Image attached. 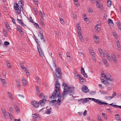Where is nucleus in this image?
<instances>
[{
	"label": "nucleus",
	"instance_id": "20e7f679",
	"mask_svg": "<svg viewBox=\"0 0 121 121\" xmlns=\"http://www.w3.org/2000/svg\"><path fill=\"white\" fill-rule=\"evenodd\" d=\"M24 2L22 1H20L19 2L18 5L20 7V9L19 11H16V13L19 14H20L21 12L23 11V7Z\"/></svg>",
	"mask_w": 121,
	"mask_h": 121
},
{
	"label": "nucleus",
	"instance_id": "4be33fe9",
	"mask_svg": "<svg viewBox=\"0 0 121 121\" xmlns=\"http://www.w3.org/2000/svg\"><path fill=\"white\" fill-rule=\"evenodd\" d=\"M89 51L90 52L92 55L93 56H95V54L93 50L92 49H89Z\"/></svg>",
	"mask_w": 121,
	"mask_h": 121
},
{
	"label": "nucleus",
	"instance_id": "423d86ee",
	"mask_svg": "<svg viewBox=\"0 0 121 121\" xmlns=\"http://www.w3.org/2000/svg\"><path fill=\"white\" fill-rule=\"evenodd\" d=\"M31 103L33 106L35 108H38L39 105V102L35 100L32 101Z\"/></svg>",
	"mask_w": 121,
	"mask_h": 121
},
{
	"label": "nucleus",
	"instance_id": "dca6fc26",
	"mask_svg": "<svg viewBox=\"0 0 121 121\" xmlns=\"http://www.w3.org/2000/svg\"><path fill=\"white\" fill-rule=\"evenodd\" d=\"M81 73L83 75L84 77L86 78L88 77V76L85 73L84 68H81Z\"/></svg>",
	"mask_w": 121,
	"mask_h": 121
},
{
	"label": "nucleus",
	"instance_id": "4c0bfd02",
	"mask_svg": "<svg viewBox=\"0 0 121 121\" xmlns=\"http://www.w3.org/2000/svg\"><path fill=\"white\" fill-rule=\"evenodd\" d=\"M20 66L22 68L24 67L23 64V63L22 62H20Z\"/></svg>",
	"mask_w": 121,
	"mask_h": 121
},
{
	"label": "nucleus",
	"instance_id": "6e6d98bb",
	"mask_svg": "<svg viewBox=\"0 0 121 121\" xmlns=\"http://www.w3.org/2000/svg\"><path fill=\"white\" fill-rule=\"evenodd\" d=\"M117 46L118 48V50H121V45H117Z\"/></svg>",
	"mask_w": 121,
	"mask_h": 121
},
{
	"label": "nucleus",
	"instance_id": "c03bdc74",
	"mask_svg": "<svg viewBox=\"0 0 121 121\" xmlns=\"http://www.w3.org/2000/svg\"><path fill=\"white\" fill-rule=\"evenodd\" d=\"M7 66L9 68H11V66L10 65V63L9 62H7Z\"/></svg>",
	"mask_w": 121,
	"mask_h": 121
},
{
	"label": "nucleus",
	"instance_id": "864d4df0",
	"mask_svg": "<svg viewBox=\"0 0 121 121\" xmlns=\"http://www.w3.org/2000/svg\"><path fill=\"white\" fill-rule=\"evenodd\" d=\"M104 53L106 57L109 56V54L107 52V51H105L104 52Z\"/></svg>",
	"mask_w": 121,
	"mask_h": 121
},
{
	"label": "nucleus",
	"instance_id": "6e6552de",
	"mask_svg": "<svg viewBox=\"0 0 121 121\" xmlns=\"http://www.w3.org/2000/svg\"><path fill=\"white\" fill-rule=\"evenodd\" d=\"M95 29L96 32L97 33L99 32L101 29L100 25L98 24H97L95 26Z\"/></svg>",
	"mask_w": 121,
	"mask_h": 121
},
{
	"label": "nucleus",
	"instance_id": "69168bd1",
	"mask_svg": "<svg viewBox=\"0 0 121 121\" xmlns=\"http://www.w3.org/2000/svg\"><path fill=\"white\" fill-rule=\"evenodd\" d=\"M107 57V59L109 60H111L112 58H111V57L109 56H108Z\"/></svg>",
	"mask_w": 121,
	"mask_h": 121
},
{
	"label": "nucleus",
	"instance_id": "49530a36",
	"mask_svg": "<svg viewBox=\"0 0 121 121\" xmlns=\"http://www.w3.org/2000/svg\"><path fill=\"white\" fill-rule=\"evenodd\" d=\"M80 76V75L79 74L78 75H77L75 74V78L76 79H77L78 78H79Z\"/></svg>",
	"mask_w": 121,
	"mask_h": 121
},
{
	"label": "nucleus",
	"instance_id": "f03ea898",
	"mask_svg": "<svg viewBox=\"0 0 121 121\" xmlns=\"http://www.w3.org/2000/svg\"><path fill=\"white\" fill-rule=\"evenodd\" d=\"M106 80H105L103 78H101V82L102 83L107 86L111 84L110 82H111L113 81V80L111 76L109 74L106 75Z\"/></svg>",
	"mask_w": 121,
	"mask_h": 121
},
{
	"label": "nucleus",
	"instance_id": "0eeeda50",
	"mask_svg": "<svg viewBox=\"0 0 121 121\" xmlns=\"http://www.w3.org/2000/svg\"><path fill=\"white\" fill-rule=\"evenodd\" d=\"M35 40L36 42V43H37V44L38 45L37 47L39 53L40 52H42L43 51L41 49L40 47V42L39 41H38V40L37 39H35Z\"/></svg>",
	"mask_w": 121,
	"mask_h": 121
},
{
	"label": "nucleus",
	"instance_id": "3c124183",
	"mask_svg": "<svg viewBox=\"0 0 121 121\" xmlns=\"http://www.w3.org/2000/svg\"><path fill=\"white\" fill-rule=\"evenodd\" d=\"M97 119L99 121H100V120H102V119L100 118V115H98L97 116Z\"/></svg>",
	"mask_w": 121,
	"mask_h": 121
},
{
	"label": "nucleus",
	"instance_id": "58836bf2",
	"mask_svg": "<svg viewBox=\"0 0 121 121\" xmlns=\"http://www.w3.org/2000/svg\"><path fill=\"white\" fill-rule=\"evenodd\" d=\"M33 25L35 27H37L38 28H39V26L38 24L37 23L35 22Z\"/></svg>",
	"mask_w": 121,
	"mask_h": 121
},
{
	"label": "nucleus",
	"instance_id": "a878e982",
	"mask_svg": "<svg viewBox=\"0 0 121 121\" xmlns=\"http://www.w3.org/2000/svg\"><path fill=\"white\" fill-rule=\"evenodd\" d=\"M79 81L80 82H84L85 81V80L81 76L79 78Z\"/></svg>",
	"mask_w": 121,
	"mask_h": 121
},
{
	"label": "nucleus",
	"instance_id": "680f3d73",
	"mask_svg": "<svg viewBox=\"0 0 121 121\" xmlns=\"http://www.w3.org/2000/svg\"><path fill=\"white\" fill-rule=\"evenodd\" d=\"M1 81L2 82V83H4L6 82L5 79H4L0 78Z\"/></svg>",
	"mask_w": 121,
	"mask_h": 121
},
{
	"label": "nucleus",
	"instance_id": "a19ab883",
	"mask_svg": "<svg viewBox=\"0 0 121 121\" xmlns=\"http://www.w3.org/2000/svg\"><path fill=\"white\" fill-rule=\"evenodd\" d=\"M58 98L59 99H57V103L58 104V105H60V102L61 101V100L59 98Z\"/></svg>",
	"mask_w": 121,
	"mask_h": 121
},
{
	"label": "nucleus",
	"instance_id": "a211bd4d",
	"mask_svg": "<svg viewBox=\"0 0 121 121\" xmlns=\"http://www.w3.org/2000/svg\"><path fill=\"white\" fill-rule=\"evenodd\" d=\"M94 39L95 43H98L100 40L99 39V37L97 36H95L93 37Z\"/></svg>",
	"mask_w": 121,
	"mask_h": 121
},
{
	"label": "nucleus",
	"instance_id": "bb28decb",
	"mask_svg": "<svg viewBox=\"0 0 121 121\" xmlns=\"http://www.w3.org/2000/svg\"><path fill=\"white\" fill-rule=\"evenodd\" d=\"M33 119H36V118L38 117L39 116L36 113H35L33 114H32Z\"/></svg>",
	"mask_w": 121,
	"mask_h": 121
},
{
	"label": "nucleus",
	"instance_id": "37998d69",
	"mask_svg": "<svg viewBox=\"0 0 121 121\" xmlns=\"http://www.w3.org/2000/svg\"><path fill=\"white\" fill-rule=\"evenodd\" d=\"M88 11L89 12H90L91 13H92L93 12V11L92 9V8H89V9H88Z\"/></svg>",
	"mask_w": 121,
	"mask_h": 121
},
{
	"label": "nucleus",
	"instance_id": "5fc2aeb1",
	"mask_svg": "<svg viewBox=\"0 0 121 121\" xmlns=\"http://www.w3.org/2000/svg\"><path fill=\"white\" fill-rule=\"evenodd\" d=\"M19 22L21 24V25L22 26H24V23L22 21V20H19Z\"/></svg>",
	"mask_w": 121,
	"mask_h": 121
},
{
	"label": "nucleus",
	"instance_id": "39448f33",
	"mask_svg": "<svg viewBox=\"0 0 121 121\" xmlns=\"http://www.w3.org/2000/svg\"><path fill=\"white\" fill-rule=\"evenodd\" d=\"M55 74L56 76L58 78L61 77L62 76V73L61 69L60 68L58 67L55 70Z\"/></svg>",
	"mask_w": 121,
	"mask_h": 121
},
{
	"label": "nucleus",
	"instance_id": "412c9836",
	"mask_svg": "<svg viewBox=\"0 0 121 121\" xmlns=\"http://www.w3.org/2000/svg\"><path fill=\"white\" fill-rule=\"evenodd\" d=\"M52 108H50L49 109H47L45 111L46 113L48 114H51V111Z\"/></svg>",
	"mask_w": 121,
	"mask_h": 121
},
{
	"label": "nucleus",
	"instance_id": "5701e85b",
	"mask_svg": "<svg viewBox=\"0 0 121 121\" xmlns=\"http://www.w3.org/2000/svg\"><path fill=\"white\" fill-rule=\"evenodd\" d=\"M14 107L16 112L17 113L19 112L20 111V109L18 106L17 105H15L14 106Z\"/></svg>",
	"mask_w": 121,
	"mask_h": 121
},
{
	"label": "nucleus",
	"instance_id": "603ef678",
	"mask_svg": "<svg viewBox=\"0 0 121 121\" xmlns=\"http://www.w3.org/2000/svg\"><path fill=\"white\" fill-rule=\"evenodd\" d=\"M35 77L36 78V81H37L38 82H39V80L40 78H39L37 76H36Z\"/></svg>",
	"mask_w": 121,
	"mask_h": 121
},
{
	"label": "nucleus",
	"instance_id": "c85d7f7f",
	"mask_svg": "<svg viewBox=\"0 0 121 121\" xmlns=\"http://www.w3.org/2000/svg\"><path fill=\"white\" fill-rule=\"evenodd\" d=\"M112 35L116 39L117 38V35L115 32H114L112 33Z\"/></svg>",
	"mask_w": 121,
	"mask_h": 121
},
{
	"label": "nucleus",
	"instance_id": "cd10ccee",
	"mask_svg": "<svg viewBox=\"0 0 121 121\" xmlns=\"http://www.w3.org/2000/svg\"><path fill=\"white\" fill-rule=\"evenodd\" d=\"M39 53L40 55L42 58H45V57L44 56V54L43 52L42 51L41 52H40Z\"/></svg>",
	"mask_w": 121,
	"mask_h": 121
},
{
	"label": "nucleus",
	"instance_id": "ddd939ff",
	"mask_svg": "<svg viewBox=\"0 0 121 121\" xmlns=\"http://www.w3.org/2000/svg\"><path fill=\"white\" fill-rule=\"evenodd\" d=\"M89 99H92L93 101L96 103L99 104L101 105V103L102 102L99 99H95L93 98H89Z\"/></svg>",
	"mask_w": 121,
	"mask_h": 121
},
{
	"label": "nucleus",
	"instance_id": "de8ad7c7",
	"mask_svg": "<svg viewBox=\"0 0 121 121\" xmlns=\"http://www.w3.org/2000/svg\"><path fill=\"white\" fill-rule=\"evenodd\" d=\"M4 44L5 46H7L9 45V43L8 41H5L4 42Z\"/></svg>",
	"mask_w": 121,
	"mask_h": 121
},
{
	"label": "nucleus",
	"instance_id": "e2e57ef3",
	"mask_svg": "<svg viewBox=\"0 0 121 121\" xmlns=\"http://www.w3.org/2000/svg\"><path fill=\"white\" fill-rule=\"evenodd\" d=\"M9 116L10 118L11 119H12L13 117V116L12 115L11 113H9Z\"/></svg>",
	"mask_w": 121,
	"mask_h": 121
},
{
	"label": "nucleus",
	"instance_id": "7c9ffc66",
	"mask_svg": "<svg viewBox=\"0 0 121 121\" xmlns=\"http://www.w3.org/2000/svg\"><path fill=\"white\" fill-rule=\"evenodd\" d=\"M8 93L10 98L11 99H13V98L12 97V94L11 93L9 92H8Z\"/></svg>",
	"mask_w": 121,
	"mask_h": 121
},
{
	"label": "nucleus",
	"instance_id": "393cba45",
	"mask_svg": "<svg viewBox=\"0 0 121 121\" xmlns=\"http://www.w3.org/2000/svg\"><path fill=\"white\" fill-rule=\"evenodd\" d=\"M17 96H18V99H22L24 98V96L21 94H18L17 95Z\"/></svg>",
	"mask_w": 121,
	"mask_h": 121
},
{
	"label": "nucleus",
	"instance_id": "9b49d317",
	"mask_svg": "<svg viewBox=\"0 0 121 121\" xmlns=\"http://www.w3.org/2000/svg\"><path fill=\"white\" fill-rule=\"evenodd\" d=\"M78 35L80 40L81 41H82L83 40V37L82 35L81 32L80 31H78Z\"/></svg>",
	"mask_w": 121,
	"mask_h": 121
},
{
	"label": "nucleus",
	"instance_id": "2eb2a0df",
	"mask_svg": "<svg viewBox=\"0 0 121 121\" xmlns=\"http://www.w3.org/2000/svg\"><path fill=\"white\" fill-rule=\"evenodd\" d=\"M46 99H44L40 100L39 101V102L40 105L42 106L44 105L46 101Z\"/></svg>",
	"mask_w": 121,
	"mask_h": 121
},
{
	"label": "nucleus",
	"instance_id": "09e8293b",
	"mask_svg": "<svg viewBox=\"0 0 121 121\" xmlns=\"http://www.w3.org/2000/svg\"><path fill=\"white\" fill-rule=\"evenodd\" d=\"M33 1L34 3L35 4H38V0H32Z\"/></svg>",
	"mask_w": 121,
	"mask_h": 121
},
{
	"label": "nucleus",
	"instance_id": "6ab92c4d",
	"mask_svg": "<svg viewBox=\"0 0 121 121\" xmlns=\"http://www.w3.org/2000/svg\"><path fill=\"white\" fill-rule=\"evenodd\" d=\"M38 36L41 40H43L44 42L45 41V39L43 38L42 33H41V32H39Z\"/></svg>",
	"mask_w": 121,
	"mask_h": 121
},
{
	"label": "nucleus",
	"instance_id": "9d476101",
	"mask_svg": "<svg viewBox=\"0 0 121 121\" xmlns=\"http://www.w3.org/2000/svg\"><path fill=\"white\" fill-rule=\"evenodd\" d=\"M108 22L109 24V26L111 28H112L114 25L112 20L111 19H108Z\"/></svg>",
	"mask_w": 121,
	"mask_h": 121
},
{
	"label": "nucleus",
	"instance_id": "f3484780",
	"mask_svg": "<svg viewBox=\"0 0 121 121\" xmlns=\"http://www.w3.org/2000/svg\"><path fill=\"white\" fill-rule=\"evenodd\" d=\"M60 84L58 81H56L55 85V88L56 89L55 90H58V91L60 88Z\"/></svg>",
	"mask_w": 121,
	"mask_h": 121
},
{
	"label": "nucleus",
	"instance_id": "c9c22d12",
	"mask_svg": "<svg viewBox=\"0 0 121 121\" xmlns=\"http://www.w3.org/2000/svg\"><path fill=\"white\" fill-rule=\"evenodd\" d=\"M17 30L20 32H23L21 28V27H19L18 28H17Z\"/></svg>",
	"mask_w": 121,
	"mask_h": 121
},
{
	"label": "nucleus",
	"instance_id": "4468645a",
	"mask_svg": "<svg viewBox=\"0 0 121 121\" xmlns=\"http://www.w3.org/2000/svg\"><path fill=\"white\" fill-rule=\"evenodd\" d=\"M14 9L17 11H19L20 9V7L17 3L15 4L14 5Z\"/></svg>",
	"mask_w": 121,
	"mask_h": 121
},
{
	"label": "nucleus",
	"instance_id": "bf43d9fd",
	"mask_svg": "<svg viewBox=\"0 0 121 121\" xmlns=\"http://www.w3.org/2000/svg\"><path fill=\"white\" fill-rule=\"evenodd\" d=\"M40 24L42 26H44V24L43 21V20H40Z\"/></svg>",
	"mask_w": 121,
	"mask_h": 121
},
{
	"label": "nucleus",
	"instance_id": "13d9d810",
	"mask_svg": "<svg viewBox=\"0 0 121 121\" xmlns=\"http://www.w3.org/2000/svg\"><path fill=\"white\" fill-rule=\"evenodd\" d=\"M89 98H85V101H86V103L88 102L89 101V99H90Z\"/></svg>",
	"mask_w": 121,
	"mask_h": 121
},
{
	"label": "nucleus",
	"instance_id": "8fccbe9b",
	"mask_svg": "<svg viewBox=\"0 0 121 121\" xmlns=\"http://www.w3.org/2000/svg\"><path fill=\"white\" fill-rule=\"evenodd\" d=\"M60 20L62 24H63L64 23V21L63 19L62 18H60Z\"/></svg>",
	"mask_w": 121,
	"mask_h": 121
},
{
	"label": "nucleus",
	"instance_id": "f257e3e1",
	"mask_svg": "<svg viewBox=\"0 0 121 121\" xmlns=\"http://www.w3.org/2000/svg\"><path fill=\"white\" fill-rule=\"evenodd\" d=\"M62 85L65 87L62 93V97L63 99L66 97L68 93L70 95L73 96V92L75 90V88L73 87L68 86L67 85L64 83H63Z\"/></svg>",
	"mask_w": 121,
	"mask_h": 121
},
{
	"label": "nucleus",
	"instance_id": "4d7b16f0",
	"mask_svg": "<svg viewBox=\"0 0 121 121\" xmlns=\"http://www.w3.org/2000/svg\"><path fill=\"white\" fill-rule=\"evenodd\" d=\"M11 19L12 20V21L14 24L16 23L14 19L12 17H11Z\"/></svg>",
	"mask_w": 121,
	"mask_h": 121
},
{
	"label": "nucleus",
	"instance_id": "774afa93",
	"mask_svg": "<svg viewBox=\"0 0 121 121\" xmlns=\"http://www.w3.org/2000/svg\"><path fill=\"white\" fill-rule=\"evenodd\" d=\"M22 69L24 71H27V70L26 68L25 67L23 68Z\"/></svg>",
	"mask_w": 121,
	"mask_h": 121
},
{
	"label": "nucleus",
	"instance_id": "ea45409f",
	"mask_svg": "<svg viewBox=\"0 0 121 121\" xmlns=\"http://www.w3.org/2000/svg\"><path fill=\"white\" fill-rule=\"evenodd\" d=\"M92 95H95L96 93V91H91L89 92Z\"/></svg>",
	"mask_w": 121,
	"mask_h": 121
},
{
	"label": "nucleus",
	"instance_id": "1a4fd4ad",
	"mask_svg": "<svg viewBox=\"0 0 121 121\" xmlns=\"http://www.w3.org/2000/svg\"><path fill=\"white\" fill-rule=\"evenodd\" d=\"M83 86L82 87V90L83 92L85 93H87L88 92L89 90L88 89L87 87L86 86L83 85Z\"/></svg>",
	"mask_w": 121,
	"mask_h": 121
},
{
	"label": "nucleus",
	"instance_id": "72a5a7b5",
	"mask_svg": "<svg viewBox=\"0 0 121 121\" xmlns=\"http://www.w3.org/2000/svg\"><path fill=\"white\" fill-rule=\"evenodd\" d=\"M79 101H82V103H86V101H85V99H78Z\"/></svg>",
	"mask_w": 121,
	"mask_h": 121
},
{
	"label": "nucleus",
	"instance_id": "0e129e2a",
	"mask_svg": "<svg viewBox=\"0 0 121 121\" xmlns=\"http://www.w3.org/2000/svg\"><path fill=\"white\" fill-rule=\"evenodd\" d=\"M74 3L76 5H78V0H75Z\"/></svg>",
	"mask_w": 121,
	"mask_h": 121
},
{
	"label": "nucleus",
	"instance_id": "338daca9",
	"mask_svg": "<svg viewBox=\"0 0 121 121\" xmlns=\"http://www.w3.org/2000/svg\"><path fill=\"white\" fill-rule=\"evenodd\" d=\"M116 44L117 46V45H120V43L119 42V41H117L116 42Z\"/></svg>",
	"mask_w": 121,
	"mask_h": 121
},
{
	"label": "nucleus",
	"instance_id": "c756f323",
	"mask_svg": "<svg viewBox=\"0 0 121 121\" xmlns=\"http://www.w3.org/2000/svg\"><path fill=\"white\" fill-rule=\"evenodd\" d=\"M101 78H103L104 79L106 80V75H105L104 74H101Z\"/></svg>",
	"mask_w": 121,
	"mask_h": 121
},
{
	"label": "nucleus",
	"instance_id": "e433bc0d",
	"mask_svg": "<svg viewBox=\"0 0 121 121\" xmlns=\"http://www.w3.org/2000/svg\"><path fill=\"white\" fill-rule=\"evenodd\" d=\"M100 92L102 94H104V95L106 94L107 93V92L106 91H100Z\"/></svg>",
	"mask_w": 121,
	"mask_h": 121
},
{
	"label": "nucleus",
	"instance_id": "79ce46f5",
	"mask_svg": "<svg viewBox=\"0 0 121 121\" xmlns=\"http://www.w3.org/2000/svg\"><path fill=\"white\" fill-rule=\"evenodd\" d=\"M102 114L103 117L105 119H107V117L106 114L105 113H102Z\"/></svg>",
	"mask_w": 121,
	"mask_h": 121
},
{
	"label": "nucleus",
	"instance_id": "2f4dec72",
	"mask_svg": "<svg viewBox=\"0 0 121 121\" xmlns=\"http://www.w3.org/2000/svg\"><path fill=\"white\" fill-rule=\"evenodd\" d=\"M105 98L106 99L108 100H110L113 98L112 96H106Z\"/></svg>",
	"mask_w": 121,
	"mask_h": 121
},
{
	"label": "nucleus",
	"instance_id": "7ed1b4c3",
	"mask_svg": "<svg viewBox=\"0 0 121 121\" xmlns=\"http://www.w3.org/2000/svg\"><path fill=\"white\" fill-rule=\"evenodd\" d=\"M58 90H55L52 93L51 96H50V98L52 99H56L57 97L58 98H61V95L60 93H58Z\"/></svg>",
	"mask_w": 121,
	"mask_h": 121
},
{
	"label": "nucleus",
	"instance_id": "f704fd0d",
	"mask_svg": "<svg viewBox=\"0 0 121 121\" xmlns=\"http://www.w3.org/2000/svg\"><path fill=\"white\" fill-rule=\"evenodd\" d=\"M16 82L17 83V86L18 87H20V84L19 82V80H17L16 81Z\"/></svg>",
	"mask_w": 121,
	"mask_h": 121
},
{
	"label": "nucleus",
	"instance_id": "aec40b11",
	"mask_svg": "<svg viewBox=\"0 0 121 121\" xmlns=\"http://www.w3.org/2000/svg\"><path fill=\"white\" fill-rule=\"evenodd\" d=\"M22 81L23 84L24 86H26L27 84V82L25 80V78L23 77L22 79Z\"/></svg>",
	"mask_w": 121,
	"mask_h": 121
},
{
	"label": "nucleus",
	"instance_id": "052dcab7",
	"mask_svg": "<svg viewBox=\"0 0 121 121\" xmlns=\"http://www.w3.org/2000/svg\"><path fill=\"white\" fill-rule=\"evenodd\" d=\"M59 57L60 58H61L62 59V54L60 52H59Z\"/></svg>",
	"mask_w": 121,
	"mask_h": 121
},
{
	"label": "nucleus",
	"instance_id": "f8f14e48",
	"mask_svg": "<svg viewBox=\"0 0 121 121\" xmlns=\"http://www.w3.org/2000/svg\"><path fill=\"white\" fill-rule=\"evenodd\" d=\"M112 60L114 61V63L115 64L117 63V58L115 55H113L111 56Z\"/></svg>",
	"mask_w": 121,
	"mask_h": 121
},
{
	"label": "nucleus",
	"instance_id": "b1692460",
	"mask_svg": "<svg viewBox=\"0 0 121 121\" xmlns=\"http://www.w3.org/2000/svg\"><path fill=\"white\" fill-rule=\"evenodd\" d=\"M103 61L104 63V64L106 65L107 67H108V65L107 61L106 59H103L102 60Z\"/></svg>",
	"mask_w": 121,
	"mask_h": 121
},
{
	"label": "nucleus",
	"instance_id": "a18cd8bd",
	"mask_svg": "<svg viewBox=\"0 0 121 121\" xmlns=\"http://www.w3.org/2000/svg\"><path fill=\"white\" fill-rule=\"evenodd\" d=\"M36 92L38 94H39L40 93V91L39 90V89L37 87H36Z\"/></svg>",
	"mask_w": 121,
	"mask_h": 121
},
{
	"label": "nucleus",
	"instance_id": "473e14b6",
	"mask_svg": "<svg viewBox=\"0 0 121 121\" xmlns=\"http://www.w3.org/2000/svg\"><path fill=\"white\" fill-rule=\"evenodd\" d=\"M107 5L108 6H110L112 5V3L110 0L107 1Z\"/></svg>",
	"mask_w": 121,
	"mask_h": 121
}]
</instances>
